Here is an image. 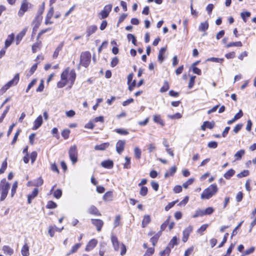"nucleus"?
<instances>
[{
  "mask_svg": "<svg viewBox=\"0 0 256 256\" xmlns=\"http://www.w3.org/2000/svg\"><path fill=\"white\" fill-rule=\"evenodd\" d=\"M218 188L216 184H212L204 190L201 194L202 199H209L214 195L218 192Z\"/></svg>",
  "mask_w": 256,
  "mask_h": 256,
  "instance_id": "nucleus-1",
  "label": "nucleus"
},
{
  "mask_svg": "<svg viewBox=\"0 0 256 256\" xmlns=\"http://www.w3.org/2000/svg\"><path fill=\"white\" fill-rule=\"evenodd\" d=\"M10 188V184L8 182H6L4 179L2 180L0 184V191L1 196L0 198V201H3L6 198L8 190Z\"/></svg>",
  "mask_w": 256,
  "mask_h": 256,
  "instance_id": "nucleus-2",
  "label": "nucleus"
},
{
  "mask_svg": "<svg viewBox=\"0 0 256 256\" xmlns=\"http://www.w3.org/2000/svg\"><path fill=\"white\" fill-rule=\"evenodd\" d=\"M91 59V54L89 52H82L80 55V64L85 68H87Z\"/></svg>",
  "mask_w": 256,
  "mask_h": 256,
  "instance_id": "nucleus-3",
  "label": "nucleus"
},
{
  "mask_svg": "<svg viewBox=\"0 0 256 256\" xmlns=\"http://www.w3.org/2000/svg\"><path fill=\"white\" fill-rule=\"evenodd\" d=\"M68 155L72 164H74L78 161V150L76 146L74 145L70 147Z\"/></svg>",
  "mask_w": 256,
  "mask_h": 256,
  "instance_id": "nucleus-4",
  "label": "nucleus"
},
{
  "mask_svg": "<svg viewBox=\"0 0 256 256\" xmlns=\"http://www.w3.org/2000/svg\"><path fill=\"white\" fill-rule=\"evenodd\" d=\"M112 4H109L108 5H106L104 8V10H102L100 13L99 15L100 16V19H104L106 18H107L110 12H111L112 9Z\"/></svg>",
  "mask_w": 256,
  "mask_h": 256,
  "instance_id": "nucleus-5",
  "label": "nucleus"
},
{
  "mask_svg": "<svg viewBox=\"0 0 256 256\" xmlns=\"http://www.w3.org/2000/svg\"><path fill=\"white\" fill-rule=\"evenodd\" d=\"M126 144V141L119 140L116 144V150L118 154H121L124 151Z\"/></svg>",
  "mask_w": 256,
  "mask_h": 256,
  "instance_id": "nucleus-6",
  "label": "nucleus"
},
{
  "mask_svg": "<svg viewBox=\"0 0 256 256\" xmlns=\"http://www.w3.org/2000/svg\"><path fill=\"white\" fill-rule=\"evenodd\" d=\"M192 226H189L183 231V237L182 240L184 242H186L188 240L190 234L192 232Z\"/></svg>",
  "mask_w": 256,
  "mask_h": 256,
  "instance_id": "nucleus-7",
  "label": "nucleus"
},
{
  "mask_svg": "<svg viewBox=\"0 0 256 256\" xmlns=\"http://www.w3.org/2000/svg\"><path fill=\"white\" fill-rule=\"evenodd\" d=\"M92 223L96 226V230L98 232L101 230L102 228L104 225V222L102 220L100 219H93L91 220Z\"/></svg>",
  "mask_w": 256,
  "mask_h": 256,
  "instance_id": "nucleus-8",
  "label": "nucleus"
},
{
  "mask_svg": "<svg viewBox=\"0 0 256 256\" xmlns=\"http://www.w3.org/2000/svg\"><path fill=\"white\" fill-rule=\"evenodd\" d=\"M42 16H36L34 18V19L32 22V24L34 25V27H33V30H36L41 22H42Z\"/></svg>",
  "mask_w": 256,
  "mask_h": 256,
  "instance_id": "nucleus-9",
  "label": "nucleus"
},
{
  "mask_svg": "<svg viewBox=\"0 0 256 256\" xmlns=\"http://www.w3.org/2000/svg\"><path fill=\"white\" fill-rule=\"evenodd\" d=\"M111 240H112L114 250L116 251H118L119 248H120V242L118 240L117 237L115 235L112 234L111 236Z\"/></svg>",
  "mask_w": 256,
  "mask_h": 256,
  "instance_id": "nucleus-10",
  "label": "nucleus"
},
{
  "mask_svg": "<svg viewBox=\"0 0 256 256\" xmlns=\"http://www.w3.org/2000/svg\"><path fill=\"white\" fill-rule=\"evenodd\" d=\"M98 240L94 238L91 240L87 244L85 250L89 252L92 250L97 244Z\"/></svg>",
  "mask_w": 256,
  "mask_h": 256,
  "instance_id": "nucleus-11",
  "label": "nucleus"
},
{
  "mask_svg": "<svg viewBox=\"0 0 256 256\" xmlns=\"http://www.w3.org/2000/svg\"><path fill=\"white\" fill-rule=\"evenodd\" d=\"M28 7V3L27 2H23L20 6V10L18 12V15L22 16L24 13L27 11Z\"/></svg>",
  "mask_w": 256,
  "mask_h": 256,
  "instance_id": "nucleus-12",
  "label": "nucleus"
},
{
  "mask_svg": "<svg viewBox=\"0 0 256 256\" xmlns=\"http://www.w3.org/2000/svg\"><path fill=\"white\" fill-rule=\"evenodd\" d=\"M28 28H24L16 36V44L18 45L22 39L23 37L25 36Z\"/></svg>",
  "mask_w": 256,
  "mask_h": 256,
  "instance_id": "nucleus-13",
  "label": "nucleus"
},
{
  "mask_svg": "<svg viewBox=\"0 0 256 256\" xmlns=\"http://www.w3.org/2000/svg\"><path fill=\"white\" fill-rule=\"evenodd\" d=\"M38 189L37 188H35L34 189L32 194L28 196V204H30L32 203V200L38 196Z\"/></svg>",
  "mask_w": 256,
  "mask_h": 256,
  "instance_id": "nucleus-14",
  "label": "nucleus"
},
{
  "mask_svg": "<svg viewBox=\"0 0 256 256\" xmlns=\"http://www.w3.org/2000/svg\"><path fill=\"white\" fill-rule=\"evenodd\" d=\"M42 124V116H39L34 120V126L32 128L33 130H36L39 128Z\"/></svg>",
  "mask_w": 256,
  "mask_h": 256,
  "instance_id": "nucleus-15",
  "label": "nucleus"
},
{
  "mask_svg": "<svg viewBox=\"0 0 256 256\" xmlns=\"http://www.w3.org/2000/svg\"><path fill=\"white\" fill-rule=\"evenodd\" d=\"M19 74H16L14 78L10 80L8 82H7L6 84L10 88L12 86L16 85L18 82L19 81Z\"/></svg>",
  "mask_w": 256,
  "mask_h": 256,
  "instance_id": "nucleus-16",
  "label": "nucleus"
},
{
  "mask_svg": "<svg viewBox=\"0 0 256 256\" xmlns=\"http://www.w3.org/2000/svg\"><path fill=\"white\" fill-rule=\"evenodd\" d=\"M101 166L106 168H112L114 166V162L112 160H106L101 162Z\"/></svg>",
  "mask_w": 256,
  "mask_h": 256,
  "instance_id": "nucleus-17",
  "label": "nucleus"
},
{
  "mask_svg": "<svg viewBox=\"0 0 256 256\" xmlns=\"http://www.w3.org/2000/svg\"><path fill=\"white\" fill-rule=\"evenodd\" d=\"M14 38V34H12L8 36V38L5 41L4 47L5 48H7L10 46Z\"/></svg>",
  "mask_w": 256,
  "mask_h": 256,
  "instance_id": "nucleus-18",
  "label": "nucleus"
},
{
  "mask_svg": "<svg viewBox=\"0 0 256 256\" xmlns=\"http://www.w3.org/2000/svg\"><path fill=\"white\" fill-rule=\"evenodd\" d=\"M161 234L162 230H160L150 238V242L152 243L154 246H156Z\"/></svg>",
  "mask_w": 256,
  "mask_h": 256,
  "instance_id": "nucleus-19",
  "label": "nucleus"
},
{
  "mask_svg": "<svg viewBox=\"0 0 256 256\" xmlns=\"http://www.w3.org/2000/svg\"><path fill=\"white\" fill-rule=\"evenodd\" d=\"M98 28L95 25L90 26L88 27L86 29V36H90L91 34L94 33L97 30Z\"/></svg>",
  "mask_w": 256,
  "mask_h": 256,
  "instance_id": "nucleus-20",
  "label": "nucleus"
},
{
  "mask_svg": "<svg viewBox=\"0 0 256 256\" xmlns=\"http://www.w3.org/2000/svg\"><path fill=\"white\" fill-rule=\"evenodd\" d=\"M88 212L92 214L100 216L101 214L98 209L94 206H91L88 209Z\"/></svg>",
  "mask_w": 256,
  "mask_h": 256,
  "instance_id": "nucleus-21",
  "label": "nucleus"
},
{
  "mask_svg": "<svg viewBox=\"0 0 256 256\" xmlns=\"http://www.w3.org/2000/svg\"><path fill=\"white\" fill-rule=\"evenodd\" d=\"M64 46V42H60L59 45L58 46V47L56 48V49L55 50L54 52V54H53V56H52V57L54 58H58V54H59V52L62 50V48Z\"/></svg>",
  "mask_w": 256,
  "mask_h": 256,
  "instance_id": "nucleus-22",
  "label": "nucleus"
},
{
  "mask_svg": "<svg viewBox=\"0 0 256 256\" xmlns=\"http://www.w3.org/2000/svg\"><path fill=\"white\" fill-rule=\"evenodd\" d=\"M109 146L108 142H105L100 144L96 145L94 146V149L97 150H105Z\"/></svg>",
  "mask_w": 256,
  "mask_h": 256,
  "instance_id": "nucleus-23",
  "label": "nucleus"
},
{
  "mask_svg": "<svg viewBox=\"0 0 256 256\" xmlns=\"http://www.w3.org/2000/svg\"><path fill=\"white\" fill-rule=\"evenodd\" d=\"M2 250L6 254L12 256L14 253L13 250L8 246H4L2 247Z\"/></svg>",
  "mask_w": 256,
  "mask_h": 256,
  "instance_id": "nucleus-24",
  "label": "nucleus"
},
{
  "mask_svg": "<svg viewBox=\"0 0 256 256\" xmlns=\"http://www.w3.org/2000/svg\"><path fill=\"white\" fill-rule=\"evenodd\" d=\"M112 192L108 191L104 195L103 200L105 201H111L112 200Z\"/></svg>",
  "mask_w": 256,
  "mask_h": 256,
  "instance_id": "nucleus-25",
  "label": "nucleus"
},
{
  "mask_svg": "<svg viewBox=\"0 0 256 256\" xmlns=\"http://www.w3.org/2000/svg\"><path fill=\"white\" fill-rule=\"evenodd\" d=\"M166 48H162L159 50L158 54V60L160 62V63H162L164 60L163 54L166 52Z\"/></svg>",
  "mask_w": 256,
  "mask_h": 256,
  "instance_id": "nucleus-26",
  "label": "nucleus"
},
{
  "mask_svg": "<svg viewBox=\"0 0 256 256\" xmlns=\"http://www.w3.org/2000/svg\"><path fill=\"white\" fill-rule=\"evenodd\" d=\"M21 253L23 256H29V248L27 244H26L22 248Z\"/></svg>",
  "mask_w": 256,
  "mask_h": 256,
  "instance_id": "nucleus-27",
  "label": "nucleus"
},
{
  "mask_svg": "<svg viewBox=\"0 0 256 256\" xmlns=\"http://www.w3.org/2000/svg\"><path fill=\"white\" fill-rule=\"evenodd\" d=\"M150 218L148 215H146L144 216L143 220L142 222V226L143 228L146 227L150 222Z\"/></svg>",
  "mask_w": 256,
  "mask_h": 256,
  "instance_id": "nucleus-28",
  "label": "nucleus"
},
{
  "mask_svg": "<svg viewBox=\"0 0 256 256\" xmlns=\"http://www.w3.org/2000/svg\"><path fill=\"white\" fill-rule=\"evenodd\" d=\"M234 174V170L232 168L229 170L226 173L224 174V177L226 180H229L232 176Z\"/></svg>",
  "mask_w": 256,
  "mask_h": 256,
  "instance_id": "nucleus-29",
  "label": "nucleus"
},
{
  "mask_svg": "<svg viewBox=\"0 0 256 256\" xmlns=\"http://www.w3.org/2000/svg\"><path fill=\"white\" fill-rule=\"evenodd\" d=\"M208 22L206 21L204 22L200 23V26H199V28H198V30L200 31L205 32L206 30L208 29Z\"/></svg>",
  "mask_w": 256,
  "mask_h": 256,
  "instance_id": "nucleus-30",
  "label": "nucleus"
},
{
  "mask_svg": "<svg viewBox=\"0 0 256 256\" xmlns=\"http://www.w3.org/2000/svg\"><path fill=\"white\" fill-rule=\"evenodd\" d=\"M154 121L155 122L160 124L162 126H164V123L160 115H154Z\"/></svg>",
  "mask_w": 256,
  "mask_h": 256,
  "instance_id": "nucleus-31",
  "label": "nucleus"
},
{
  "mask_svg": "<svg viewBox=\"0 0 256 256\" xmlns=\"http://www.w3.org/2000/svg\"><path fill=\"white\" fill-rule=\"evenodd\" d=\"M176 170V166H172L170 168L169 172H167L164 174V177L166 178L170 176H172Z\"/></svg>",
  "mask_w": 256,
  "mask_h": 256,
  "instance_id": "nucleus-32",
  "label": "nucleus"
},
{
  "mask_svg": "<svg viewBox=\"0 0 256 256\" xmlns=\"http://www.w3.org/2000/svg\"><path fill=\"white\" fill-rule=\"evenodd\" d=\"M178 244V238L176 236H174L172 238L168 246H169L170 248H173L174 246H176Z\"/></svg>",
  "mask_w": 256,
  "mask_h": 256,
  "instance_id": "nucleus-33",
  "label": "nucleus"
},
{
  "mask_svg": "<svg viewBox=\"0 0 256 256\" xmlns=\"http://www.w3.org/2000/svg\"><path fill=\"white\" fill-rule=\"evenodd\" d=\"M76 78V74L74 70H72L69 74V80H70L71 84H73Z\"/></svg>",
  "mask_w": 256,
  "mask_h": 256,
  "instance_id": "nucleus-34",
  "label": "nucleus"
},
{
  "mask_svg": "<svg viewBox=\"0 0 256 256\" xmlns=\"http://www.w3.org/2000/svg\"><path fill=\"white\" fill-rule=\"evenodd\" d=\"M244 153L245 150H240L234 154L236 160H239L241 159L242 156L244 154Z\"/></svg>",
  "mask_w": 256,
  "mask_h": 256,
  "instance_id": "nucleus-35",
  "label": "nucleus"
},
{
  "mask_svg": "<svg viewBox=\"0 0 256 256\" xmlns=\"http://www.w3.org/2000/svg\"><path fill=\"white\" fill-rule=\"evenodd\" d=\"M80 246H81V244H80V243L76 244L75 245H74L72 247L70 252L67 254V256H69L71 254L76 252L78 250L80 247Z\"/></svg>",
  "mask_w": 256,
  "mask_h": 256,
  "instance_id": "nucleus-36",
  "label": "nucleus"
},
{
  "mask_svg": "<svg viewBox=\"0 0 256 256\" xmlns=\"http://www.w3.org/2000/svg\"><path fill=\"white\" fill-rule=\"evenodd\" d=\"M224 58H210L206 60L208 62H212L218 63H222L224 62Z\"/></svg>",
  "mask_w": 256,
  "mask_h": 256,
  "instance_id": "nucleus-37",
  "label": "nucleus"
},
{
  "mask_svg": "<svg viewBox=\"0 0 256 256\" xmlns=\"http://www.w3.org/2000/svg\"><path fill=\"white\" fill-rule=\"evenodd\" d=\"M134 154L135 157L137 159L139 160L140 158L142 152H141V150L138 147H136L134 148Z\"/></svg>",
  "mask_w": 256,
  "mask_h": 256,
  "instance_id": "nucleus-38",
  "label": "nucleus"
},
{
  "mask_svg": "<svg viewBox=\"0 0 256 256\" xmlns=\"http://www.w3.org/2000/svg\"><path fill=\"white\" fill-rule=\"evenodd\" d=\"M171 251L170 248L167 246L166 248L160 252V254L161 256H164L165 254H166V256H168Z\"/></svg>",
  "mask_w": 256,
  "mask_h": 256,
  "instance_id": "nucleus-39",
  "label": "nucleus"
},
{
  "mask_svg": "<svg viewBox=\"0 0 256 256\" xmlns=\"http://www.w3.org/2000/svg\"><path fill=\"white\" fill-rule=\"evenodd\" d=\"M242 43L240 42H232L228 44L226 46L227 48L232 47V46H242Z\"/></svg>",
  "mask_w": 256,
  "mask_h": 256,
  "instance_id": "nucleus-40",
  "label": "nucleus"
},
{
  "mask_svg": "<svg viewBox=\"0 0 256 256\" xmlns=\"http://www.w3.org/2000/svg\"><path fill=\"white\" fill-rule=\"evenodd\" d=\"M204 216V210H198L196 211L194 214L193 215L192 217L194 218H196L198 216Z\"/></svg>",
  "mask_w": 256,
  "mask_h": 256,
  "instance_id": "nucleus-41",
  "label": "nucleus"
},
{
  "mask_svg": "<svg viewBox=\"0 0 256 256\" xmlns=\"http://www.w3.org/2000/svg\"><path fill=\"white\" fill-rule=\"evenodd\" d=\"M169 84L168 82L165 81L164 86L160 88V92H166L169 89Z\"/></svg>",
  "mask_w": 256,
  "mask_h": 256,
  "instance_id": "nucleus-42",
  "label": "nucleus"
},
{
  "mask_svg": "<svg viewBox=\"0 0 256 256\" xmlns=\"http://www.w3.org/2000/svg\"><path fill=\"white\" fill-rule=\"evenodd\" d=\"M127 38L128 40H132V42L134 45L136 44V40L134 35L131 34H128L127 35Z\"/></svg>",
  "mask_w": 256,
  "mask_h": 256,
  "instance_id": "nucleus-43",
  "label": "nucleus"
},
{
  "mask_svg": "<svg viewBox=\"0 0 256 256\" xmlns=\"http://www.w3.org/2000/svg\"><path fill=\"white\" fill-rule=\"evenodd\" d=\"M148 192V189L147 187L144 186H142L140 190V194L142 196H144L147 194Z\"/></svg>",
  "mask_w": 256,
  "mask_h": 256,
  "instance_id": "nucleus-44",
  "label": "nucleus"
},
{
  "mask_svg": "<svg viewBox=\"0 0 256 256\" xmlns=\"http://www.w3.org/2000/svg\"><path fill=\"white\" fill-rule=\"evenodd\" d=\"M240 16L243 20L246 22V18H249L250 16V12H241Z\"/></svg>",
  "mask_w": 256,
  "mask_h": 256,
  "instance_id": "nucleus-45",
  "label": "nucleus"
},
{
  "mask_svg": "<svg viewBox=\"0 0 256 256\" xmlns=\"http://www.w3.org/2000/svg\"><path fill=\"white\" fill-rule=\"evenodd\" d=\"M68 69H66L64 71L62 74H61V79L62 80H64L66 82L67 78H68Z\"/></svg>",
  "mask_w": 256,
  "mask_h": 256,
  "instance_id": "nucleus-46",
  "label": "nucleus"
},
{
  "mask_svg": "<svg viewBox=\"0 0 256 256\" xmlns=\"http://www.w3.org/2000/svg\"><path fill=\"white\" fill-rule=\"evenodd\" d=\"M18 188V182H15L12 185L11 190V196L13 197L16 192V188Z\"/></svg>",
  "mask_w": 256,
  "mask_h": 256,
  "instance_id": "nucleus-47",
  "label": "nucleus"
},
{
  "mask_svg": "<svg viewBox=\"0 0 256 256\" xmlns=\"http://www.w3.org/2000/svg\"><path fill=\"white\" fill-rule=\"evenodd\" d=\"M7 168L6 159L2 163L1 168H0V174H3Z\"/></svg>",
  "mask_w": 256,
  "mask_h": 256,
  "instance_id": "nucleus-48",
  "label": "nucleus"
},
{
  "mask_svg": "<svg viewBox=\"0 0 256 256\" xmlns=\"http://www.w3.org/2000/svg\"><path fill=\"white\" fill-rule=\"evenodd\" d=\"M248 174L249 171L248 170H244L242 172L237 174V177L238 178H241L242 177L246 176Z\"/></svg>",
  "mask_w": 256,
  "mask_h": 256,
  "instance_id": "nucleus-49",
  "label": "nucleus"
},
{
  "mask_svg": "<svg viewBox=\"0 0 256 256\" xmlns=\"http://www.w3.org/2000/svg\"><path fill=\"white\" fill-rule=\"evenodd\" d=\"M10 106H7L6 108V110L4 111L2 114V116H0V122H2L4 117L6 116V114H8V112L9 111V110H10Z\"/></svg>",
  "mask_w": 256,
  "mask_h": 256,
  "instance_id": "nucleus-50",
  "label": "nucleus"
},
{
  "mask_svg": "<svg viewBox=\"0 0 256 256\" xmlns=\"http://www.w3.org/2000/svg\"><path fill=\"white\" fill-rule=\"evenodd\" d=\"M70 133V130L68 129L64 130L62 132V136L64 139L68 138Z\"/></svg>",
  "mask_w": 256,
  "mask_h": 256,
  "instance_id": "nucleus-51",
  "label": "nucleus"
},
{
  "mask_svg": "<svg viewBox=\"0 0 256 256\" xmlns=\"http://www.w3.org/2000/svg\"><path fill=\"white\" fill-rule=\"evenodd\" d=\"M115 131L118 134H120L122 135H126V134H128V132L124 129L116 128L115 130Z\"/></svg>",
  "mask_w": 256,
  "mask_h": 256,
  "instance_id": "nucleus-52",
  "label": "nucleus"
},
{
  "mask_svg": "<svg viewBox=\"0 0 256 256\" xmlns=\"http://www.w3.org/2000/svg\"><path fill=\"white\" fill-rule=\"evenodd\" d=\"M37 80L36 78L34 79L28 85L27 88L26 89V92H28L36 84Z\"/></svg>",
  "mask_w": 256,
  "mask_h": 256,
  "instance_id": "nucleus-53",
  "label": "nucleus"
},
{
  "mask_svg": "<svg viewBox=\"0 0 256 256\" xmlns=\"http://www.w3.org/2000/svg\"><path fill=\"white\" fill-rule=\"evenodd\" d=\"M126 163L124 164V168H130V158L126 156L125 158Z\"/></svg>",
  "mask_w": 256,
  "mask_h": 256,
  "instance_id": "nucleus-54",
  "label": "nucleus"
},
{
  "mask_svg": "<svg viewBox=\"0 0 256 256\" xmlns=\"http://www.w3.org/2000/svg\"><path fill=\"white\" fill-rule=\"evenodd\" d=\"M57 206V204L53 201H48L46 206L48 208H54Z\"/></svg>",
  "mask_w": 256,
  "mask_h": 256,
  "instance_id": "nucleus-55",
  "label": "nucleus"
},
{
  "mask_svg": "<svg viewBox=\"0 0 256 256\" xmlns=\"http://www.w3.org/2000/svg\"><path fill=\"white\" fill-rule=\"evenodd\" d=\"M40 42H36L32 46V52L35 53L37 52L38 50L40 48Z\"/></svg>",
  "mask_w": 256,
  "mask_h": 256,
  "instance_id": "nucleus-56",
  "label": "nucleus"
},
{
  "mask_svg": "<svg viewBox=\"0 0 256 256\" xmlns=\"http://www.w3.org/2000/svg\"><path fill=\"white\" fill-rule=\"evenodd\" d=\"M208 226V224H204L202 225L197 230V232L199 234H202V232L205 231Z\"/></svg>",
  "mask_w": 256,
  "mask_h": 256,
  "instance_id": "nucleus-57",
  "label": "nucleus"
},
{
  "mask_svg": "<svg viewBox=\"0 0 256 256\" xmlns=\"http://www.w3.org/2000/svg\"><path fill=\"white\" fill-rule=\"evenodd\" d=\"M194 181L193 178H189L186 182H184L182 186L184 188H187L189 185L192 184Z\"/></svg>",
  "mask_w": 256,
  "mask_h": 256,
  "instance_id": "nucleus-58",
  "label": "nucleus"
},
{
  "mask_svg": "<svg viewBox=\"0 0 256 256\" xmlns=\"http://www.w3.org/2000/svg\"><path fill=\"white\" fill-rule=\"evenodd\" d=\"M43 180L41 177H40L35 180L34 186L38 187L42 186L43 184Z\"/></svg>",
  "mask_w": 256,
  "mask_h": 256,
  "instance_id": "nucleus-59",
  "label": "nucleus"
},
{
  "mask_svg": "<svg viewBox=\"0 0 256 256\" xmlns=\"http://www.w3.org/2000/svg\"><path fill=\"white\" fill-rule=\"evenodd\" d=\"M170 219V216H169L167 218V220L164 223H162V224L161 225L160 230H162V232L164 230V229L166 228L167 226L168 225V224L169 223Z\"/></svg>",
  "mask_w": 256,
  "mask_h": 256,
  "instance_id": "nucleus-60",
  "label": "nucleus"
},
{
  "mask_svg": "<svg viewBox=\"0 0 256 256\" xmlns=\"http://www.w3.org/2000/svg\"><path fill=\"white\" fill-rule=\"evenodd\" d=\"M62 194V191L60 189H58L54 193V196L56 198H60Z\"/></svg>",
  "mask_w": 256,
  "mask_h": 256,
  "instance_id": "nucleus-61",
  "label": "nucleus"
},
{
  "mask_svg": "<svg viewBox=\"0 0 256 256\" xmlns=\"http://www.w3.org/2000/svg\"><path fill=\"white\" fill-rule=\"evenodd\" d=\"M254 247H251L250 248L246 250L243 254L242 256H244L246 255L250 254H252L254 251Z\"/></svg>",
  "mask_w": 256,
  "mask_h": 256,
  "instance_id": "nucleus-62",
  "label": "nucleus"
},
{
  "mask_svg": "<svg viewBox=\"0 0 256 256\" xmlns=\"http://www.w3.org/2000/svg\"><path fill=\"white\" fill-rule=\"evenodd\" d=\"M214 211V210L212 207H208L206 208L205 210H204V215H209L212 214Z\"/></svg>",
  "mask_w": 256,
  "mask_h": 256,
  "instance_id": "nucleus-63",
  "label": "nucleus"
},
{
  "mask_svg": "<svg viewBox=\"0 0 256 256\" xmlns=\"http://www.w3.org/2000/svg\"><path fill=\"white\" fill-rule=\"evenodd\" d=\"M208 146L210 148H216L218 146V143L214 141L209 142L208 144Z\"/></svg>",
  "mask_w": 256,
  "mask_h": 256,
  "instance_id": "nucleus-64",
  "label": "nucleus"
}]
</instances>
